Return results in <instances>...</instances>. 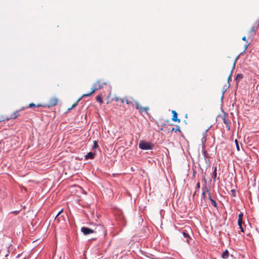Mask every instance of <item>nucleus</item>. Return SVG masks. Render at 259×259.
<instances>
[{
    "label": "nucleus",
    "instance_id": "1",
    "mask_svg": "<svg viewBox=\"0 0 259 259\" xmlns=\"http://www.w3.org/2000/svg\"><path fill=\"white\" fill-rule=\"evenodd\" d=\"M106 82H102L101 80H98L95 83H94L93 87L92 88V91L91 92L82 95V97H85L90 96L96 91L103 88L104 85H106Z\"/></svg>",
    "mask_w": 259,
    "mask_h": 259
},
{
    "label": "nucleus",
    "instance_id": "2",
    "mask_svg": "<svg viewBox=\"0 0 259 259\" xmlns=\"http://www.w3.org/2000/svg\"><path fill=\"white\" fill-rule=\"evenodd\" d=\"M91 225L93 226V231H95V233H102L104 236L106 235V231L103 225L94 223H91Z\"/></svg>",
    "mask_w": 259,
    "mask_h": 259
},
{
    "label": "nucleus",
    "instance_id": "3",
    "mask_svg": "<svg viewBox=\"0 0 259 259\" xmlns=\"http://www.w3.org/2000/svg\"><path fill=\"white\" fill-rule=\"evenodd\" d=\"M58 103V99L56 97H52L49 98L48 103L42 105L44 107L51 108L56 106Z\"/></svg>",
    "mask_w": 259,
    "mask_h": 259
},
{
    "label": "nucleus",
    "instance_id": "4",
    "mask_svg": "<svg viewBox=\"0 0 259 259\" xmlns=\"http://www.w3.org/2000/svg\"><path fill=\"white\" fill-rule=\"evenodd\" d=\"M139 148L142 150H151L153 149V145L149 142L141 141L139 144Z\"/></svg>",
    "mask_w": 259,
    "mask_h": 259
},
{
    "label": "nucleus",
    "instance_id": "5",
    "mask_svg": "<svg viewBox=\"0 0 259 259\" xmlns=\"http://www.w3.org/2000/svg\"><path fill=\"white\" fill-rule=\"evenodd\" d=\"M222 119L224 123L226 125V128L228 131L230 130V124L231 123L230 120L228 119L227 115L226 114H224L222 115Z\"/></svg>",
    "mask_w": 259,
    "mask_h": 259
},
{
    "label": "nucleus",
    "instance_id": "6",
    "mask_svg": "<svg viewBox=\"0 0 259 259\" xmlns=\"http://www.w3.org/2000/svg\"><path fill=\"white\" fill-rule=\"evenodd\" d=\"M243 214L242 212H240L238 215V225L239 227V229H240V231L242 232H244L243 228L242 226L243 224Z\"/></svg>",
    "mask_w": 259,
    "mask_h": 259
},
{
    "label": "nucleus",
    "instance_id": "7",
    "mask_svg": "<svg viewBox=\"0 0 259 259\" xmlns=\"http://www.w3.org/2000/svg\"><path fill=\"white\" fill-rule=\"evenodd\" d=\"M258 26V24H257L256 25L253 26L251 29L249 30L247 32L248 34V37L249 38H252L255 34V30L257 29V27Z\"/></svg>",
    "mask_w": 259,
    "mask_h": 259
},
{
    "label": "nucleus",
    "instance_id": "8",
    "mask_svg": "<svg viewBox=\"0 0 259 259\" xmlns=\"http://www.w3.org/2000/svg\"><path fill=\"white\" fill-rule=\"evenodd\" d=\"M81 231L84 235H87L90 234L94 233L95 231H93V228H89L87 227H83L81 228Z\"/></svg>",
    "mask_w": 259,
    "mask_h": 259
},
{
    "label": "nucleus",
    "instance_id": "9",
    "mask_svg": "<svg viewBox=\"0 0 259 259\" xmlns=\"http://www.w3.org/2000/svg\"><path fill=\"white\" fill-rule=\"evenodd\" d=\"M19 111H16L14 112V113H13L10 115V117H7L6 118L3 119L2 121H4L5 120H9L11 119H15L19 115Z\"/></svg>",
    "mask_w": 259,
    "mask_h": 259
},
{
    "label": "nucleus",
    "instance_id": "10",
    "mask_svg": "<svg viewBox=\"0 0 259 259\" xmlns=\"http://www.w3.org/2000/svg\"><path fill=\"white\" fill-rule=\"evenodd\" d=\"M171 113L172 114L171 120L174 122H178V123H180L181 122V120L178 118V113L175 110H172Z\"/></svg>",
    "mask_w": 259,
    "mask_h": 259
},
{
    "label": "nucleus",
    "instance_id": "11",
    "mask_svg": "<svg viewBox=\"0 0 259 259\" xmlns=\"http://www.w3.org/2000/svg\"><path fill=\"white\" fill-rule=\"evenodd\" d=\"M94 157H95V154H94L93 153H92L91 152L88 153L85 156L86 159H94Z\"/></svg>",
    "mask_w": 259,
    "mask_h": 259
},
{
    "label": "nucleus",
    "instance_id": "12",
    "mask_svg": "<svg viewBox=\"0 0 259 259\" xmlns=\"http://www.w3.org/2000/svg\"><path fill=\"white\" fill-rule=\"evenodd\" d=\"M149 110V108L148 107H142V108L140 110V112L141 113H142L143 112H146L147 113V112Z\"/></svg>",
    "mask_w": 259,
    "mask_h": 259
},
{
    "label": "nucleus",
    "instance_id": "13",
    "mask_svg": "<svg viewBox=\"0 0 259 259\" xmlns=\"http://www.w3.org/2000/svg\"><path fill=\"white\" fill-rule=\"evenodd\" d=\"M229 255V253L227 250H226L222 254V258L227 259Z\"/></svg>",
    "mask_w": 259,
    "mask_h": 259
},
{
    "label": "nucleus",
    "instance_id": "14",
    "mask_svg": "<svg viewBox=\"0 0 259 259\" xmlns=\"http://www.w3.org/2000/svg\"><path fill=\"white\" fill-rule=\"evenodd\" d=\"M133 106H135V108L138 110H140L142 107L139 102L136 101L135 102L134 104H133Z\"/></svg>",
    "mask_w": 259,
    "mask_h": 259
},
{
    "label": "nucleus",
    "instance_id": "15",
    "mask_svg": "<svg viewBox=\"0 0 259 259\" xmlns=\"http://www.w3.org/2000/svg\"><path fill=\"white\" fill-rule=\"evenodd\" d=\"M82 96H81L80 98H79L77 100V101L76 102V103H75L74 104H73L70 108H68V110H71V109H73V108L75 107L77 105V104H78V102L81 100V99H82Z\"/></svg>",
    "mask_w": 259,
    "mask_h": 259
},
{
    "label": "nucleus",
    "instance_id": "16",
    "mask_svg": "<svg viewBox=\"0 0 259 259\" xmlns=\"http://www.w3.org/2000/svg\"><path fill=\"white\" fill-rule=\"evenodd\" d=\"M171 132H174L175 133L177 132H179L180 133H181V131L180 130V127L179 125H177L176 126V128H172V129L171 130Z\"/></svg>",
    "mask_w": 259,
    "mask_h": 259
},
{
    "label": "nucleus",
    "instance_id": "17",
    "mask_svg": "<svg viewBox=\"0 0 259 259\" xmlns=\"http://www.w3.org/2000/svg\"><path fill=\"white\" fill-rule=\"evenodd\" d=\"M183 236L187 239L186 241L188 243L189 242V239H190L191 238L190 236L185 232H184L183 233Z\"/></svg>",
    "mask_w": 259,
    "mask_h": 259
},
{
    "label": "nucleus",
    "instance_id": "18",
    "mask_svg": "<svg viewBox=\"0 0 259 259\" xmlns=\"http://www.w3.org/2000/svg\"><path fill=\"white\" fill-rule=\"evenodd\" d=\"M40 106H42V105L39 104H37V105H36L35 104L32 103L29 104V105H28V107L29 108H32V107H40Z\"/></svg>",
    "mask_w": 259,
    "mask_h": 259
},
{
    "label": "nucleus",
    "instance_id": "19",
    "mask_svg": "<svg viewBox=\"0 0 259 259\" xmlns=\"http://www.w3.org/2000/svg\"><path fill=\"white\" fill-rule=\"evenodd\" d=\"M209 199L210 200V201H211V202L212 204L214 207H217V203H216L215 201V200H214L213 199H212L211 198V196H210V193H209Z\"/></svg>",
    "mask_w": 259,
    "mask_h": 259
},
{
    "label": "nucleus",
    "instance_id": "20",
    "mask_svg": "<svg viewBox=\"0 0 259 259\" xmlns=\"http://www.w3.org/2000/svg\"><path fill=\"white\" fill-rule=\"evenodd\" d=\"M96 100L100 103H102L103 102L102 98L100 96H97L96 97Z\"/></svg>",
    "mask_w": 259,
    "mask_h": 259
},
{
    "label": "nucleus",
    "instance_id": "21",
    "mask_svg": "<svg viewBox=\"0 0 259 259\" xmlns=\"http://www.w3.org/2000/svg\"><path fill=\"white\" fill-rule=\"evenodd\" d=\"M235 145H236V147L237 151H240L239 145L237 139H236L235 140Z\"/></svg>",
    "mask_w": 259,
    "mask_h": 259
},
{
    "label": "nucleus",
    "instance_id": "22",
    "mask_svg": "<svg viewBox=\"0 0 259 259\" xmlns=\"http://www.w3.org/2000/svg\"><path fill=\"white\" fill-rule=\"evenodd\" d=\"M206 191L207 192H209V190L208 189H207L206 190H203V192H202V197L205 199V192Z\"/></svg>",
    "mask_w": 259,
    "mask_h": 259
},
{
    "label": "nucleus",
    "instance_id": "23",
    "mask_svg": "<svg viewBox=\"0 0 259 259\" xmlns=\"http://www.w3.org/2000/svg\"><path fill=\"white\" fill-rule=\"evenodd\" d=\"M243 77V74H238L236 76V79L237 80H240L241 79H242Z\"/></svg>",
    "mask_w": 259,
    "mask_h": 259
},
{
    "label": "nucleus",
    "instance_id": "24",
    "mask_svg": "<svg viewBox=\"0 0 259 259\" xmlns=\"http://www.w3.org/2000/svg\"><path fill=\"white\" fill-rule=\"evenodd\" d=\"M213 180H214L217 177V167H214V171L213 172Z\"/></svg>",
    "mask_w": 259,
    "mask_h": 259
},
{
    "label": "nucleus",
    "instance_id": "25",
    "mask_svg": "<svg viewBox=\"0 0 259 259\" xmlns=\"http://www.w3.org/2000/svg\"><path fill=\"white\" fill-rule=\"evenodd\" d=\"M63 212V209L61 210L57 214V215L55 217V221L59 222V219L57 218Z\"/></svg>",
    "mask_w": 259,
    "mask_h": 259
},
{
    "label": "nucleus",
    "instance_id": "26",
    "mask_svg": "<svg viewBox=\"0 0 259 259\" xmlns=\"http://www.w3.org/2000/svg\"><path fill=\"white\" fill-rule=\"evenodd\" d=\"M98 146V143L96 141H95L94 142V146H93V148H97V147Z\"/></svg>",
    "mask_w": 259,
    "mask_h": 259
},
{
    "label": "nucleus",
    "instance_id": "27",
    "mask_svg": "<svg viewBox=\"0 0 259 259\" xmlns=\"http://www.w3.org/2000/svg\"><path fill=\"white\" fill-rule=\"evenodd\" d=\"M231 192L232 193V195L234 197H235L236 196V192H235V190H231Z\"/></svg>",
    "mask_w": 259,
    "mask_h": 259
},
{
    "label": "nucleus",
    "instance_id": "28",
    "mask_svg": "<svg viewBox=\"0 0 259 259\" xmlns=\"http://www.w3.org/2000/svg\"><path fill=\"white\" fill-rule=\"evenodd\" d=\"M114 100L116 101V102H119L120 101V99L118 97H115V98L114 99Z\"/></svg>",
    "mask_w": 259,
    "mask_h": 259
},
{
    "label": "nucleus",
    "instance_id": "29",
    "mask_svg": "<svg viewBox=\"0 0 259 259\" xmlns=\"http://www.w3.org/2000/svg\"><path fill=\"white\" fill-rule=\"evenodd\" d=\"M125 101L126 102L127 104L132 103V102L130 101H129L128 99H125Z\"/></svg>",
    "mask_w": 259,
    "mask_h": 259
},
{
    "label": "nucleus",
    "instance_id": "30",
    "mask_svg": "<svg viewBox=\"0 0 259 259\" xmlns=\"http://www.w3.org/2000/svg\"><path fill=\"white\" fill-rule=\"evenodd\" d=\"M200 188V183L198 182L196 185V189H199Z\"/></svg>",
    "mask_w": 259,
    "mask_h": 259
},
{
    "label": "nucleus",
    "instance_id": "31",
    "mask_svg": "<svg viewBox=\"0 0 259 259\" xmlns=\"http://www.w3.org/2000/svg\"><path fill=\"white\" fill-rule=\"evenodd\" d=\"M125 101V99H120V101L122 103H123Z\"/></svg>",
    "mask_w": 259,
    "mask_h": 259
},
{
    "label": "nucleus",
    "instance_id": "32",
    "mask_svg": "<svg viewBox=\"0 0 259 259\" xmlns=\"http://www.w3.org/2000/svg\"><path fill=\"white\" fill-rule=\"evenodd\" d=\"M242 40H244V41H246V36H243L242 37Z\"/></svg>",
    "mask_w": 259,
    "mask_h": 259
},
{
    "label": "nucleus",
    "instance_id": "33",
    "mask_svg": "<svg viewBox=\"0 0 259 259\" xmlns=\"http://www.w3.org/2000/svg\"><path fill=\"white\" fill-rule=\"evenodd\" d=\"M249 43H247L246 45H245V49L248 47V46H249Z\"/></svg>",
    "mask_w": 259,
    "mask_h": 259
},
{
    "label": "nucleus",
    "instance_id": "34",
    "mask_svg": "<svg viewBox=\"0 0 259 259\" xmlns=\"http://www.w3.org/2000/svg\"><path fill=\"white\" fill-rule=\"evenodd\" d=\"M235 63L234 62L233 64V67H232V69H233L234 68H235Z\"/></svg>",
    "mask_w": 259,
    "mask_h": 259
},
{
    "label": "nucleus",
    "instance_id": "35",
    "mask_svg": "<svg viewBox=\"0 0 259 259\" xmlns=\"http://www.w3.org/2000/svg\"><path fill=\"white\" fill-rule=\"evenodd\" d=\"M230 77H231V76H229V78H228V79H229L230 78Z\"/></svg>",
    "mask_w": 259,
    "mask_h": 259
}]
</instances>
